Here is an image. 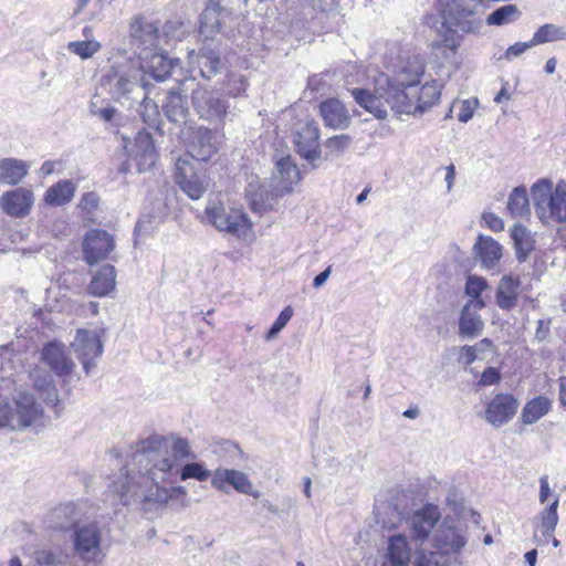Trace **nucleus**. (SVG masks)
<instances>
[{"label": "nucleus", "instance_id": "obj_30", "mask_svg": "<svg viewBox=\"0 0 566 566\" xmlns=\"http://www.w3.org/2000/svg\"><path fill=\"white\" fill-rule=\"evenodd\" d=\"M461 38L454 32L449 33L443 40L432 43V53L441 65L455 66L459 63L458 49Z\"/></svg>", "mask_w": 566, "mask_h": 566}, {"label": "nucleus", "instance_id": "obj_9", "mask_svg": "<svg viewBox=\"0 0 566 566\" xmlns=\"http://www.w3.org/2000/svg\"><path fill=\"white\" fill-rule=\"evenodd\" d=\"M101 85L113 99L120 103L135 99L145 87L140 70L132 63L112 67L102 77Z\"/></svg>", "mask_w": 566, "mask_h": 566}, {"label": "nucleus", "instance_id": "obj_33", "mask_svg": "<svg viewBox=\"0 0 566 566\" xmlns=\"http://www.w3.org/2000/svg\"><path fill=\"white\" fill-rule=\"evenodd\" d=\"M441 96V86L436 82H428L420 88L415 85L412 97L415 98V106L417 108V116H421L431 107L437 105Z\"/></svg>", "mask_w": 566, "mask_h": 566}, {"label": "nucleus", "instance_id": "obj_28", "mask_svg": "<svg viewBox=\"0 0 566 566\" xmlns=\"http://www.w3.org/2000/svg\"><path fill=\"white\" fill-rule=\"evenodd\" d=\"M424 73V64L420 56L413 55L406 61H400L397 66L394 82L401 86L418 85Z\"/></svg>", "mask_w": 566, "mask_h": 566}, {"label": "nucleus", "instance_id": "obj_39", "mask_svg": "<svg viewBox=\"0 0 566 566\" xmlns=\"http://www.w3.org/2000/svg\"><path fill=\"white\" fill-rule=\"evenodd\" d=\"M115 287V268L106 264L102 266L92 277L88 291L94 296H105Z\"/></svg>", "mask_w": 566, "mask_h": 566}, {"label": "nucleus", "instance_id": "obj_18", "mask_svg": "<svg viewBox=\"0 0 566 566\" xmlns=\"http://www.w3.org/2000/svg\"><path fill=\"white\" fill-rule=\"evenodd\" d=\"M211 485L222 492H228L227 486H232L235 491L251 495L255 499L260 496V492L254 490L252 482L248 475L234 469H217L213 471Z\"/></svg>", "mask_w": 566, "mask_h": 566}, {"label": "nucleus", "instance_id": "obj_14", "mask_svg": "<svg viewBox=\"0 0 566 566\" xmlns=\"http://www.w3.org/2000/svg\"><path fill=\"white\" fill-rule=\"evenodd\" d=\"M71 346L83 365L86 375L95 367L94 360L103 353V344L95 331L78 329Z\"/></svg>", "mask_w": 566, "mask_h": 566}, {"label": "nucleus", "instance_id": "obj_4", "mask_svg": "<svg viewBox=\"0 0 566 566\" xmlns=\"http://www.w3.org/2000/svg\"><path fill=\"white\" fill-rule=\"evenodd\" d=\"M71 556L82 566H102L106 552L103 530L97 522L85 521L70 533Z\"/></svg>", "mask_w": 566, "mask_h": 566}, {"label": "nucleus", "instance_id": "obj_22", "mask_svg": "<svg viewBox=\"0 0 566 566\" xmlns=\"http://www.w3.org/2000/svg\"><path fill=\"white\" fill-rule=\"evenodd\" d=\"M485 307L484 301H468L459 318V335L472 339L479 336L484 328V322L479 311Z\"/></svg>", "mask_w": 566, "mask_h": 566}, {"label": "nucleus", "instance_id": "obj_50", "mask_svg": "<svg viewBox=\"0 0 566 566\" xmlns=\"http://www.w3.org/2000/svg\"><path fill=\"white\" fill-rule=\"evenodd\" d=\"M139 114L148 125H157L159 123L160 112L158 105L148 96H143Z\"/></svg>", "mask_w": 566, "mask_h": 566}, {"label": "nucleus", "instance_id": "obj_57", "mask_svg": "<svg viewBox=\"0 0 566 566\" xmlns=\"http://www.w3.org/2000/svg\"><path fill=\"white\" fill-rule=\"evenodd\" d=\"M98 196L95 192H87L81 198L80 207L87 212H92L98 207Z\"/></svg>", "mask_w": 566, "mask_h": 566}, {"label": "nucleus", "instance_id": "obj_47", "mask_svg": "<svg viewBox=\"0 0 566 566\" xmlns=\"http://www.w3.org/2000/svg\"><path fill=\"white\" fill-rule=\"evenodd\" d=\"M492 348V342L489 338H483L472 346L465 345L461 347L459 359L465 365H471L476 359L482 358L483 354L491 352Z\"/></svg>", "mask_w": 566, "mask_h": 566}, {"label": "nucleus", "instance_id": "obj_58", "mask_svg": "<svg viewBox=\"0 0 566 566\" xmlns=\"http://www.w3.org/2000/svg\"><path fill=\"white\" fill-rule=\"evenodd\" d=\"M501 379L500 371L494 367L486 368L481 376L480 384L482 386H490L499 382Z\"/></svg>", "mask_w": 566, "mask_h": 566}, {"label": "nucleus", "instance_id": "obj_48", "mask_svg": "<svg viewBox=\"0 0 566 566\" xmlns=\"http://www.w3.org/2000/svg\"><path fill=\"white\" fill-rule=\"evenodd\" d=\"M34 558L41 566H61L65 564L67 554L61 549L44 548L36 551Z\"/></svg>", "mask_w": 566, "mask_h": 566}, {"label": "nucleus", "instance_id": "obj_42", "mask_svg": "<svg viewBox=\"0 0 566 566\" xmlns=\"http://www.w3.org/2000/svg\"><path fill=\"white\" fill-rule=\"evenodd\" d=\"M507 211L512 218H526L530 216V199L524 186L513 188L509 195Z\"/></svg>", "mask_w": 566, "mask_h": 566}, {"label": "nucleus", "instance_id": "obj_6", "mask_svg": "<svg viewBox=\"0 0 566 566\" xmlns=\"http://www.w3.org/2000/svg\"><path fill=\"white\" fill-rule=\"evenodd\" d=\"M437 9L448 30L475 33L482 27L481 0H438Z\"/></svg>", "mask_w": 566, "mask_h": 566}, {"label": "nucleus", "instance_id": "obj_41", "mask_svg": "<svg viewBox=\"0 0 566 566\" xmlns=\"http://www.w3.org/2000/svg\"><path fill=\"white\" fill-rule=\"evenodd\" d=\"M511 238L514 243L517 260L524 262L534 250L535 240L533 235L525 227L515 224L511 230Z\"/></svg>", "mask_w": 566, "mask_h": 566}, {"label": "nucleus", "instance_id": "obj_52", "mask_svg": "<svg viewBox=\"0 0 566 566\" xmlns=\"http://www.w3.org/2000/svg\"><path fill=\"white\" fill-rule=\"evenodd\" d=\"M98 103L99 98L97 96H94L90 103L91 114L101 118L104 122H112L117 113L116 108L113 106L101 107Z\"/></svg>", "mask_w": 566, "mask_h": 566}, {"label": "nucleus", "instance_id": "obj_24", "mask_svg": "<svg viewBox=\"0 0 566 566\" xmlns=\"http://www.w3.org/2000/svg\"><path fill=\"white\" fill-rule=\"evenodd\" d=\"M230 15V12L220 7L219 3L209 1L200 17V33L206 38H212L214 34L222 32Z\"/></svg>", "mask_w": 566, "mask_h": 566}, {"label": "nucleus", "instance_id": "obj_10", "mask_svg": "<svg viewBox=\"0 0 566 566\" xmlns=\"http://www.w3.org/2000/svg\"><path fill=\"white\" fill-rule=\"evenodd\" d=\"M467 541L460 530L441 524L432 533L427 547L429 556H426V559L429 563H437L438 566H447L448 556L459 553Z\"/></svg>", "mask_w": 566, "mask_h": 566}, {"label": "nucleus", "instance_id": "obj_56", "mask_svg": "<svg viewBox=\"0 0 566 566\" xmlns=\"http://www.w3.org/2000/svg\"><path fill=\"white\" fill-rule=\"evenodd\" d=\"M533 46H535V44H532V39L528 42H517L506 50L505 57L507 60H512L522 55L526 50Z\"/></svg>", "mask_w": 566, "mask_h": 566}, {"label": "nucleus", "instance_id": "obj_44", "mask_svg": "<svg viewBox=\"0 0 566 566\" xmlns=\"http://www.w3.org/2000/svg\"><path fill=\"white\" fill-rule=\"evenodd\" d=\"M193 56L197 57L200 75L205 78H211L220 67V57L211 49L203 48L198 55L195 52L189 54L191 60Z\"/></svg>", "mask_w": 566, "mask_h": 566}, {"label": "nucleus", "instance_id": "obj_26", "mask_svg": "<svg viewBox=\"0 0 566 566\" xmlns=\"http://www.w3.org/2000/svg\"><path fill=\"white\" fill-rule=\"evenodd\" d=\"M319 129L314 123H306L295 135L294 143L297 153L306 160L314 161L321 155L319 151Z\"/></svg>", "mask_w": 566, "mask_h": 566}, {"label": "nucleus", "instance_id": "obj_61", "mask_svg": "<svg viewBox=\"0 0 566 566\" xmlns=\"http://www.w3.org/2000/svg\"><path fill=\"white\" fill-rule=\"evenodd\" d=\"M539 484H541L539 502L542 504H544L547 501L548 495L551 494V488H549V483H548V478L546 475H543L539 479Z\"/></svg>", "mask_w": 566, "mask_h": 566}, {"label": "nucleus", "instance_id": "obj_12", "mask_svg": "<svg viewBox=\"0 0 566 566\" xmlns=\"http://www.w3.org/2000/svg\"><path fill=\"white\" fill-rule=\"evenodd\" d=\"M175 180L192 200L200 199L209 187V178L205 174L196 171L192 164L182 158L176 163Z\"/></svg>", "mask_w": 566, "mask_h": 566}, {"label": "nucleus", "instance_id": "obj_17", "mask_svg": "<svg viewBox=\"0 0 566 566\" xmlns=\"http://www.w3.org/2000/svg\"><path fill=\"white\" fill-rule=\"evenodd\" d=\"M41 360L57 377L70 376L75 368V363L66 352L65 345L56 340L43 346Z\"/></svg>", "mask_w": 566, "mask_h": 566}, {"label": "nucleus", "instance_id": "obj_46", "mask_svg": "<svg viewBox=\"0 0 566 566\" xmlns=\"http://www.w3.org/2000/svg\"><path fill=\"white\" fill-rule=\"evenodd\" d=\"M521 17V11L515 4H505L494 10L486 18L489 25H505L516 21Z\"/></svg>", "mask_w": 566, "mask_h": 566}, {"label": "nucleus", "instance_id": "obj_38", "mask_svg": "<svg viewBox=\"0 0 566 566\" xmlns=\"http://www.w3.org/2000/svg\"><path fill=\"white\" fill-rule=\"evenodd\" d=\"M76 185L72 180H61L48 188L44 193V202L52 207H61L74 198Z\"/></svg>", "mask_w": 566, "mask_h": 566}, {"label": "nucleus", "instance_id": "obj_19", "mask_svg": "<svg viewBox=\"0 0 566 566\" xmlns=\"http://www.w3.org/2000/svg\"><path fill=\"white\" fill-rule=\"evenodd\" d=\"M558 497H555L553 502L534 518L533 539L537 545H545L552 538L553 546H559V541L553 537L558 523Z\"/></svg>", "mask_w": 566, "mask_h": 566}, {"label": "nucleus", "instance_id": "obj_55", "mask_svg": "<svg viewBox=\"0 0 566 566\" xmlns=\"http://www.w3.org/2000/svg\"><path fill=\"white\" fill-rule=\"evenodd\" d=\"M352 138L349 135H337L327 139L326 147L332 151H340L350 146Z\"/></svg>", "mask_w": 566, "mask_h": 566}, {"label": "nucleus", "instance_id": "obj_60", "mask_svg": "<svg viewBox=\"0 0 566 566\" xmlns=\"http://www.w3.org/2000/svg\"><path fill=\"white\" fill-rule=\"evenodd\" d=\"M549 319H539L537 323V329H536V338L538 340H544L548 334H549Z\"/></svg>", "mask_w": 566, "mask_h": 566}, {"label": "nucleus", "instance_id": "obj_32", "mask_svg": "<svg viewBox=\"0 0 566 566\" xmlns=\"http://www.w3.org/2000/svg\"><path fill=\"white\" fill-rule=\"evenodd\" d=\"M521 282L513 275H504L496 287L495 303L504 311L514 308L517 304L518 289Z\"/></svg>", "mask_w": 566, "mask_h": 566}, {"label": "nucleus", "instance_id": "obj_49", "mask_svg": "<svg viewBox=\"0 0 566 566\" xmlns=\"http://www.w3.org/2000/svg\"><path fill=\"white\" fill-rule=\"evenodd\" d=\"M101 48L102 45L97 40L71 41L67 43V50L82 60L91 59Z\"/></svg>", "mask_w": 566, "mask_h": 566}, {"label": "nucleus", "instance_id": "obj_45", "mask_svg": "<svg viewBox=\"0 0 566 566\" xmlns=\"http://www.w3.org/2000/svg\"><path fill=\"white\" fill-rule=\"evenodd\" d=\"M564 40H566V27L546 23L534 33L532 44L539 45Z\"/></svg>", "mask_w": 566, "mask_h": 566}, {"label": "nucleus", "instance_id": "obj_11", "mask_svg": "<svg viewBox=\"0 0 566 566\" xmlns=\"http://www.w3.org/2000/svg\"><path fill=\"white\" fill-rule=\"evenodd\" d=\"M192 105L198 116L213 124L216 127H222L229 114V102L213 91L198 87L192 92Z\"/></svg>", "mask_w": 566, "mask_h": 566}, {"label": "nucleus", "instance_id": "obj_40", "mask_svg": "<svg viewBox=\"0 0 566 566\" xmlns=\"http://www.w3.org/2000/svg\"><path fill=\"white\" fill-rule=\"evenodd\" d=\"M552 409V400L545 396H537L524 406L521 420L524 424H533L541 420Z\"/></svg>", "mask_w": 566, "mask_h": 566}, {"label": "nucleus", "instance_id": "obj_16", "mask_svg": "<svg viewBox=\"0 0 566 566\" xmlns=\"http://www.w3.org/2000/svg\"><path fill=\"white\" fill-rule=\"evenodd\" d=\"M222 135L207 127H198L189 144V155L201 161L210 159L219 150Z\"/></svg>", "mask_w": 566, "mask_h": 566}, {"label": "nucleus", "instance_id": "obj_36", "mask_svg": "<svg viewBox=\"0 0 566 566\" xmlns=\"http://www.w3.org/2000/svg\"><path fill=\"white\" fill-rule=\"evenodd\" d=\"M29 166L17 158L0 159V184L15 186L28 174Z\"/></svg>", "mask_w": 566, "mask_h": 566}, {"label": "nucleus", "instance_id": "obj_64", "mask_svg": "<svg viewBox=\"0 0 566 566\" xmlns=\"http://www.w3.org/2000/svg\"><path fill=\"white\" fill-rule=\"evenodd\" d=\"M558 387H559V402L560 405L566 408V377H560L558 379Z\"/></svg>", "mask_w": 566, "mask_h": 566}, {"label": "nucleus", "instance_id": "obj_25", "mask_svg": "<svg viewBox=\"0 0 566 566\" xmlns=\"http://www.w3.org/2000/svg\"><path fill=\"white\" fill-rule=\"evenodd\" d=\"M140 74H148L156 81H164L172 70V61L154 50L139 51Z\"/></svg>", "mask_w": 566, "mask_h": 566}, {"label": "nucleus", "instance_id": "obj_13", "mask_svg": "<svg viewBox=\"0 0 566 566\" xmlns=\"http://www.w3.org/2000/svg\"><path fill=\"white\" fill-rule=\"evenodd\" d=\"M87 506L84 503H63L54 507L46 516V525L59 531H71L85 521Z\"/></svg>", "mask_w": 566, "mask_h": 566}, {"label": "nucleus", "instance_id": "obj_35", "mask_svg": "<svg viewBox=\"0 0 566 566\" xmlns=\"http://www.w3.org/2000/svg\"><path fill=\"white\" fill-rule=\"evenodd\" d=\"M321 115L326 126L343 128L349 123V116L340 101L331 98L319 105Z\"/></svg>", "mask_w": 566, "mask_h": 566}, {"label": "nucleus", "instance_id": "obj_23", "mask_svg": "<svg viewBox=\"0 0 566 566\" xmlns=\"http://www.w3.org/2000/svg\"><path fill=\"white\" fill-rule=\"evenodd\" d=\"M130 36L140 51L156 50L159 44V29L154 22L136 17L130 23Z\"/></svg>", "mask_w": 566, "mask_h": 566}, {"label": "nucleus", "instance_id": "obj_7", "mask_svg": "<svg viewBox=\"0 0 566 566\" xmlns=\"http://www.w3.org/2000/svg\"><path fill=\"white\" fill-rule=\"evenodd\" d=\"M206 220L219 232L247 239L252 232V222L240 208L231 207L221 200H209L205 209Z\"/></svg>", "mask_w": 566, "mask_h": 566}, {"label": "nucleus", "instance_id": "obj_51", "mask_svg": "<svg viewBox=\"0 0 566 566\" xmlns=\"http://www.w3.org/2000/svg\"><path fill=\"white\" fill-rule=\"evenodd\" d=\"M488 289L485 279L476 275H469L465 282V294L471 297L470 301H484L481 294Z\"/></svg>", "mask_w": 566, "mask_h": 566}, {"label": "nucleus", "instance_id": "obj_29", "mask_svg": "<svg viewBox=\"0 0 566 566\" xmlns=\"http://www.w3.org/2000/svg\"><path fill=\"white\" fill-rule=\"evenodd\" d=\"M412 547L406 534H395L388 538L386 557L390 566H409Z\"/></svg>", "mask_w": 566, "mask_h": 566}, {"label": "nucleus", "instance_id": "obj_34", "mask_svg": "<svg viewBox=\"0 0 566 566\" xmlns=\"http://www.w3.org/2000/svg\"><path fill=\"white\" fill-rule=\"evenodd\" d=\"M474 251L485 269H494L502 258V247L491 237L480 235Z\"/></svg>", "mask_w": 566, "mask_h": 566}, {"label": "nucleus", "instance_id": "obj_27", "mask_svg": "<svg viewBox=\"0 0 566 566\" xmlns=\"http://www.w3.org/2000/svg\"><path fill=\"white\" fill-rule=\"evenodd\" d=\"M129 156L137 161L139 172L148 170L155 165L156 150L149 133H137L133 147L129 149Z\"/></svg>", "mask_w": 566, "mask_h": 566}, {"label": "nucleus", "instance_id": "obj_53", "mask_svg": "<svg viewBox=\"0 0 566 566\" xmlns=\"http://www.w3.org/2000/svg\"><path fill=\"white\" fill-rule=\"evenodd\" d=\"M292 315H293L292 307L291 306L285 307L280 313V315L277 316V318L273 323L272 327L269 329V332L266 334V339L268 340L273 339L280 333V331L284 328V326L291 319Z\"/></svg>", "mask_w": 566, "mask_h": 566}, {"label": "nucleus", "instance_id": "obj_54", "mask_svg": "<svg viewBox=\"0 0 566 566\" xmlns=\"http://www.w3.org/2000/svg\"><path fill=\"white\" fill-rule=\"evenodd\" d=\"M459 106L458 119L461 123H468L479 106L478 98H469L457 104Z\"/></svg>", "mask_w": 566, "mask_h": 566}, {"label": "nucleus", "instance_id": "obj_20", "mask_svg": "<svg viewBox=\"0 0 566 566\" xmlns=\"http://www.w3.org/2000/svg\"><path fill=\"white\" fill-rule=\"evenodd\" d=\"M34 203L32 190L27 188H15L6 191L0 197V207L4 213L13 218H23L28 216Z\"/></svg>", "mask_w": 566, "mask_h": 566}, {"label": "nucleus", "instance_id": "obj_5", "mask_svg": "<svg viewBox=\"0 0 566 566\" xmlns=\"http://www.w3.org/2000/svg\"><path fill=\"white\" fill-rule=\"evenodd\" d=\"M13 403L14 407L0 401V429L24 430L43 426V408L40 403H36L31 392L22 389L18 390Z\"/></svg>", "mask_w": 566, "mask_h": 566}, {"label": "nucleus", "instance_id": "obj_8", "mask_svg": "<svg viewBox=\"0 0 566 566\" xmlns=\"http://www.w3.org/2000/svg\"><path fill=\"white\" fill-rule=\"evenodd\" d=\"M441 517L438 506L432 504L424 505L407 517V525L410 528V535L416 547V565L438 566L437 563H429L426 559L428 555V545L430 543L436 525Z\"/></svg>", "mask_w": 566, "mask_h": 566}, {"label": "nucleus", "instance_id": "obj_2", "mask_svg": "<svg viewBox=\"0 0 566 566\" xmlns=\"http://www.w3.org/2000/svg\"><path fill=\"white\" fill-rule=\"evenodd\" d=\"M413 86H401L392 82L384 90V93L373 94L366 90H356V104L378 119L387 116L386 105L397 115L417 116Z\"/></svg>", "mask_w": 566, "mask_h": 566}, {"label": "nucleus", "instance_id": "obj_31", "mask_svg": "<svg viewBox=\"0 0 566 566\" xmlns=\"http://www.w3.org/2000/svg\"><path fill=\"white\" fill-rule=\"evenodd\" d=\"M30 377L33 381L34 389L40 394L45 403L56 407L59 403V394L52 375L40 367H35L30 373Z\"/></svg>", "mask_w": 566, "mask_h": 566}, {"label": "nucleus", "instance_id": "obj_15", "mask_svg": "<svg viewBox=\"0 0 566 566\" xmlns=\"http://www.w3.org/2000/svg\"><path fill=\"white\" fill-rule=\"evenodd\" d=\"M114 248V239L108 232L99 229L90 230L83 241L84 260L90 265L104 261Z\"/></svg>", "mask_w": 566, "mask_h": 566}, {"label": "nucleus", "instance_id": "obj_37", "mask_svg": "<svg viewBox=\"0 0 566 566\" xmlns=\"http://www.w3.org/2000/svg\"><path fill=\"white\" fill-rule=\"evenodd\" d=\"M163 111L170 122L176 124L185 123L188 115L186 97L178 91H169L166 102L163 105Z\"/></svg>", "mask_w": 566, "mask_h": 566}, {"label": "nucleus", "instance_id": "obj_62", "mask_svg": "<svg viewBox=\"0 0 566 566\" xmlns=\"http://www.w3.org/2000/svg\"><path fill=\"white\" fill-rule=\"evenodd\" d=\"M308 4L321 11H327L334 6V0H306Z\"/></svg>", "mask_w": 566, "mask_h": 566}, {"label": "nucleus", "instance_id": "obj_21", "mask_svg": "<svg viewBox=\"0 0 566 566\" xmlns=\"http://www.w3.org/2000/svg\"><path fill=\"white\" fill-rule=\"evenodd\" d=\"M518 408V401L509 394L496 395L488 403L485 419L494 427H501L510 421Z\"/></svg>", "mask_w": 566, "mask_h": 566}, {"label": "nucleus", "instance_id": "obj_63", "mask_svg": "<svg viewBox=\"0 0 566 566\" xmlns=\"http://www.w3.org/2000/svg\"><path fill=\"white\" fill-rule=\"evenodd\" d=\"M446 184H447V189L448 191H450L454 185V180H455V167L454 165H449L446 167Z\"/></svg>", "mask_w": 566, "mask_h": 566}, {"label": "nucleus", "instance_id": "obj_59", "mask_svg": "<svg viewBox=\"0 0 566 566\" xmlns=\"http://www.w3.org/2000/svg\"><path fill=\"white\" fill-rule=\"evenodd\" d=\"M483 219H484L485 223L488 224V227L492 231L500 232V231L504 230V222L496 214L491 213V212L490 213H484L483 214Z\"/></svg>", "mask_w": 566, "mask_h": 566}, {"label": "nucleus", "instance_id": "obj_3", "mask_svg": "<svg viewBox=\"0 0 566 566\" xmlns=\"http://www.w3.org/2000/svg\"><path fill=\"white\" fill-rule=\"evenodd\" d=\"M531 196L543 224L566 222V181L559 180L553 189L549 179H539L531 187Z\"/></svg>", "mask_w": 566, "mask_h": 566}, {"label": "nucleus", "instance_id": "obj_1", "mask_svg": "<svg viewBox=\"0 0 566 566\" xmlns=\"http://www.w3.org/2000/svg\"><path fill=\"white\" fill-rule=\"evenodd\" d=\"M196 458L185 438L150 436L136 444L129 462L111 482L109 490L124 506L135 505L145 512L163 509L187 495L186 486H165L176 482L178 474L180 481L212 480L213 472L196 462Z\"/></svg>", "mask_w": 566, "mask_h": 566}, {"label": "nucleus", "instance_id": "obj_43", "mask_svg": "<svg viewBox=\"0 0 566 566\" xmlns=\"http://www.w3.org/2000/svg\"><path fill=\"white\" fill-rule=\"evenodd\" d=\"M276 169L280 175L281 189L283 191H291L293 186L301 180L300 170L290 156L277 159Z\"/></svg>", "mask_w": 566, "mask_h": 566}]
</instances>
